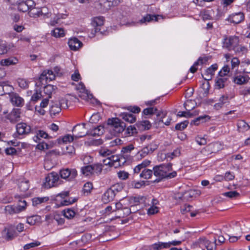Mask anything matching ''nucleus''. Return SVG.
<instances>
[{
    "mask_svg": "<svg viewBox=\"0 0 250 250\" xmlns=\"http://www.w3.org/2000/svg\"><path fill=\"white\" fill-rule=\"evenodd\" d=\"M171 163L163 164L155 166L153 167V174L157 177L155 182H159L162 179H170L174 178L177 175L176 171H173Z\"/></svg>",
    "mask_w": 250,
    "mask_h": 250,
    "instance_id": "f257e3e1",
    "label": "nucleus"
},
{
    "mask_svg": "<svg viewBox=\"0 0 250 250\" xmlns=\"http://www.w3.org/2000/svg\"><path fill=\"white\" fill-rule=\"evenodd\" d=\"M60 178L58 174L55 172L49 173L45 178L44 187L47 188L57 186L60 184Z\"/></svg>",
    "mask_w": 250,
    "mask_h": 250,
    "instance_id": "f03ea898",
    "label": "nucleus"
},
{
    "mask_svg": "<svg viewBox=\"0 0 250 250\" xmlns=\"http://www.w3.org/2000/svg\"><path fill=\"white\" fill-rule=\"evenodd\" d=\"M239 43V38L235 36H230L224 38L223 41V48L228 51L233 50Z\"/></svg>",
    "mask_w": 250,
    "mask_h": 250,
    "instance_id": "7ed1b4c3",
    "label": "nucleus"
},
{
    "mask_svg": "<svg viewBox=\"0 0 250 250\" xmlns=\"http://www.w3.org/2000/svg\"><path fill=\"white\" fill-rule=\"evenodd\" d=\"M59 174L61 178L69 182L73 181L78 174L76 169L68 168L60 169Z\"/></svg>",
    "mask_w": 250,
    "mask_h": 250,
    "instance_id": "20e7f679",
    "label": "nucleus"
},
{
    "mask_svg": "<svg viewBox=\"0 0 250 250\" xmlns=\"http://www.w3.org/2000/svg\"><path fill=\"white\" fill-rule=\"evenodd\" d=\"M55 77L56 75L52 70H44L39 77L36 84L38 86H41L42 84H44L43 83L44 81L46 83L48 80L49 81H52L55 79Z\"/></svg>",
    "mask_w": 250,
    "mask_h": 250,
    "instance_id": "39448f33",
    "label": "nucleus"
},
{
    "mask_svg": "<svg viewBox=\"0 0 250 250\" xmlns=\"http://www.w3.org/2000/svg\"><path fill=\"white\" fill-rule=\"evenodd\" d=\"M104 18L102 16L96 17L92 18L91 24L94 29L92 30L91 32L92 34V37H94L95 34L98 32L101 34H103L101 28L104 25Z\"/></svg>",
    "mask_w": 250,
    "mask_h": 250,
    "instance_id": "423d86ee",
    "label": "nucleus"
},
{
    "mask_svg": "<svg viewBox=\"0 0 250 250\" xmlns=\"http://www.w3.org/2000/svg\"><path fill=\"white\" fill-rule=\"evenodd\" d=\"M1 235L6 241L12 240L17 235L15 228L12 226L5 228L1 232Z\"/></svg>",
    "mask_w": 250,
    "mask_h": 250,
    "instance_id": "0eeeda50",
    "label": "nucleus"
},
{
    "mask_svg": "<svg viewBox=\"0 0 250 250\" xmlns=\"http://www.w3.org/2000/svg\"><path fill=\"white\" fill-rule=\"evenodd\" d=\"M121 2V0H99V4L102 8V10L104 12Z\"/></svg>",
    "mask_w": 250,
    "mask_h": 250,
    "instance_id": "6e6552de",
    "label": "nucleus"
},
{
    "mask_svg": "<svg viewBox=\"0 0 250 250\" xmlns=\"http://www.w3.org/2000/svg\"><path fill=\"white\" fill-rule=\"evenodd\" d=\"M85 123H82V125L81 124H77L73 128V131L75 133V137L76 138H82L86 135L89 134L88 132H85Z\"/></svg>",
    "mask_w": 250,
    "mask_h": 250,
    "instance_id": "1a4fd4ad",
    "label": "nucleus"
},
{
    "mask_svg": "<svg viewBox=\"0 0 250 250\" xmlns=\"http://www.w3.org/2000/svg\"><path fill=\"white\" fill-rule=\"evenodd\" d=\"M35 5L32 0H26L20 2L18 5V9L20 11L25 12L29 10L30 8Z\"/></svg>",
    "mask_w": 250,
    "mask_h": 250,
    "instance_id": "9d476101",
    "label": "nucleus"
},
{
    "mask_svg": "<svg viewBox=\"0 0 250 250\" xmlns=\"http://www.w3.org/2000/svg\"><path fill=\"white\" fill-rule=\"evenodd\" d=\"M16 130L19 135H26L31 131V127L24 123H20L17 125Z\"/></svg>",
    "mask_w": 250,
    "mask_h": 250,
    "instance_id": "9b49d317",
    "label": "nucleus"
},
{
    "mask_svg": "<svg viewBox=\"0 0 250 250\" xmlns=\"http://www.w3.org/2000/svg\"><path fill=\"white\" fill-rule=\"evenodd\" d=\"M244 17L243 13L238 12L230 15L228 18V20L232 23L238 24L244 20Z\"/></svg>",
    "mask_w": 250,
    "mask_h": 250,
    "instance_id": "f8f14e48",
    "label": "nucleus"
},
{
    "mask_svg": "<svg viewBox=\"0 0 250 250\" xmlns=\"http://www.w3.org/2000/svg\"><path fill=\"white\" fill-rule=\"evenodd\" d=\"M10 101L13 104L19 107H21L24 104L23 98L16 93H12L10 95Z\"/></svg>",
    "mask_w": 250,
    "mask_h": 250,
    "instance_id": "ddd939ff",
    "label": "nucleus"
},
{
    "mask_svg": "<svg viewBox=\"0 0 250 250\" xmlns=\"http://www.w3.org/2000/svg\"><path fill=\"white\" fill-rule=\"evenodd\" d=\"M21 109L14 108L8 114V119L11 122H16L20 120L21 117Z\"/></svg>",
    "mask_w": 250,
    "mask_h": 250,
    "instance_id": "4468645a",
    "label": "nucleus"
},
{
    "mask_svg": "<svg viewBox=\"0 0 250 250\" xmlns=\"http://www.w3.org/2000/svg\"><path fill=\"white\" fill-rule=\"evenodd\" d=\"M250 79L249 77L247 75H242L241 74L237 75L233 78V82L239 85L244 84L247 83Z\"/></svg>",
    "mask_w": 250,
    "mask_h": 250,
    "instance_id": "2eb2a0df",
    "label": "nucleus"
},
{
    "mask_svg": "<svg viewBox=\"0 0 250 250\" xmlns=\"http://www.w3.org/2000/svg\"><path fill=\"white\" fill-rule=\"evenodd\" d=\"M70 48L74 51H76L80 48L82 45V42H80L77 38H73L70 39L68 42Z\"/></svg>",
    "mask_w": 250,
    "mask_h": 250,
    "instance_id": "dca6fc26",
    "label": "nucleus"
},
{
    "mask_svg": "<svg viewBox=\"0 0 250 250\" xmlns=\"http://www.w3.org/2000/svg\"><path fill=\"white\" fill-rule=\"evenodd\" d=\"M188 105L187 103L184 104V107L187 110V111H179L177 115L179 117H192L198 114L199 112L197 111H194L193 112H191L190 111V109H188L187 108V106Z\"/></svg>",
    "mask_w": 250,
    "mask_h": 250,
    "instance_id": "f3484780",
    "label": "nucleus"
},
{
    "mask_svg": "<svg viewBox=\"0 0 250 250\" xmlns=\"http://www.w3.org/2000/svg\"><path fill=\"white\" fill-rule=\"evenodd\" d=\"M228 79L227 77H217L216 79L215 86L216 88L221 89L227 84Z\"/></svg>",
    "mask_w": 250,
    "mask_h": 250,
    "instance_id": "a211bd4d",
    "label": "nucleus"
},
{
    "mask_svg": "<svg viewBox=\"0 0 250 250\" xmlns=\"http://www.w3.org/2000/svg\"><path fill=\"white\" fill-rule=\"evenodd\" d=\"M120 116L125 122L132 124L135 122L136 116L132 114L124 112L120 114Z\"/></svg>",
    "mask_w": 250,
    "mask_h": 250,
    "instance_id": "6ab92c4d",
    "label": "nucleus"
},
{
    "mask_svg": "<svg viewBox=\"0 0 250 250\" xmlns=\"http://www.w3.org/2000/svg\"><path fill=\"white\" fill-rule=\"evenodd\" d=\"M61 109L60 104L58 101L52 102L50 107V113L51 115H56L61 112Z\"/></svg>",
    "mask_w": 250,
    "mask_h": 250,
    "instance_id": "aec40b11",
    "label": "nucleus"
},
{
    "mask_svg": "<svg viewBox=\"0 0 250 250\" xmlns=\"http://www.w3.org/2000/svg\"><path fill=\"white\" fill-rule=\"evenodd\" d=\"M210 119V117L208 115H204L203 116H199L195 119L193 120L190 122L191 125H198L200 123H203L208 121Z\"/></svg>",
    "mask_w": 250,
    "mask_h": 250,
    "instance_id": "412c9836",
    "label": "nucleus"
},
{
    "mask_svg": "<svg viewBox=\"0 0 250 250\" xmlns=\"http://www.w3.org/2000/svg\"><path fill=\"white\" fill-rule=\"evenodd\" d=\"M18 59L14 57H11L5 59H3L0 61V64L2 66H9L14 65L18 63Z\"/></svg>",
    "mask_w": 250,
    "mask_h": 250,
    "instance_id": "4be33fe9",
    "label": "nucleus"
},
{
    "mask_svg": "<svg viewBox=\"0 0 250 250\" xmlns=\"http://www.w3.org/2000/svg\"><path fill=\"white\" fill-rule=\"evenodd\" d=\"M135 125L140 130H148L151 126V124L148 121L139 122Z\"/></svg>",
    "mask_w": 250,
    "mask_h": 250,
    "instance_id": "5701e85b",
    "label": "nucleus"
},
{
    "mask_svg": "<svg viewBox=\"0 0 250 250\" xmlns=\"http://www.w3.org/2000/svg\"><path fill=\"white\" fill-rule=\"evenodd\" d=\"M116 195L111 191L110 188H108L104 193L103 199L104 202H108L113 201Z\"/></svg>",
    "mask_w": 250,
    "mask_h": 250,
    "instance_id": "b1692460",
    "label": "nucleus"
},
{
    "mask_svg": "<svg viewBox=\"0 0 250 250\" xmlns=\"http://www.w3.org/2000/svg\"><path fill=\"white\" fill-rule=\"evenodd\" d=\"M56 89V86L51 84H47L44 87L43 92L48 96V98H50L52 93L54 92Z\"/></svg>",
    "mask_w": 250,
    "mask_h": 250,
    "instance_id": "393cba45",
    "label": "nucleus"
},
{
    "mask_svg": "<svg viewBox=\"0 0 250 250\" xmlns=\"http://www.w3.org/2000/svg\"><path fill=\"white\" fill-rule=\"evenodd\" d=\"M134 149V147L131 144L123 147L121 150V154L124 158H127L131 151Z\"/></svg>",
    "mask_w": 250,
    "mask_h": 250,
    "instance_id": "a878e982",
    "label": "nucleus"
},
{
    "mask_svg": "<svg viewBox=\"0 0 250 250\" xmlns=\"http://www.w3.org/2000/svg\"><path fill=\"white\" fill-rule=\"evenodd\" d=\"M153 173V170H150L147 168H144L142 170V172L139 175V177L144 179H150Z\"/></svg>",
    "mask_w": 250,
    "mask_h": 250,
    "instance_id": "bb28decb",
    "label": "nucleus"
},
{
    "mask_svg": "<svg viewBox=\"0 0 250 250\" xmlns=\"http://www.w3.org/2000/svg\"><path fill=\"white\" fill-rule=\"evenodd\" d=\"M91 165V167H92V172L93 174L99 175L101 174L103 168V165L102 164L97 163Z\"/></svg>",
    "mask_w": 250,
    "mask_h": 250,
    "instance_id": "cd10ccee",
    "label": "nucleus"
},
{
    "mask_svg": "<svg viewBox=\"0 0 250 250\" xmlns=\"http://www.w3.org/2000/svg\"><path fill=\"white\" fill-rule=\"evenodd\" d=\"M229 102V97L226 95H222L219 99V102L215 104L214 105V107L218 110L221 108L223 105Z\"/></svg>",
    "mask_w": 250,
    "mask_h": 250,
    "instance_id": "c85d7f7f",
    "label": "nucleus"
},
{
    "mask_svg": "<svg viewBox=\"0 0 250 250\" xmlns=\"http://www.w3.org/2000/svg\"><path fill=\"white\" fill-rule=\"evenodd\" d=\"M237 127L240 132H244L248 130L250 128V126L244 120L238 121Z\"/></svg>",
    "mask_w": 250,
    "mask_h": 250,
    "instance_id": "c756f323",
    "label": "nucleus"
},
{
    "mask_svg": "<svg viewBox=\"0 0 250 250\" xmlns=\"http://www.w3.org/2000/svg\"><path fill=\"white\" fill-rule=\"evenodd\" d=\"M51 35L56 38L63 37L65 35V32L62 28H56L51 31Z\"/></svg>",
    "mask_w": 250,
    "mask_h": 250,
    "instance_id": "7c9ffc66",
    "label": "nucleus"
},
{
    "mask_svg": "<svg viewBox=\"0 0 250 250\" xmlns=\"http://www.w3.org/2000/svg\"><path fill=\"white\" fill-rule=\"evenodd\" d=\"M150 154H151V153L149 152L147 147L145 146L137 153L136 156L137 159H142Z\"/></svg>",
    "mask_w": 250,
    "mask_h": 250,
    "instance_id": "2f4dec72",
    "label": "nucleus"
},
{
    "mask_svg": "<svg viewBox=\"0 0 250 250\" xmlns=\"http://www.w3.org/2000/svg\"><path fill=\"white\" fill-rule=\"evenodd\" d=\"M104 128L102 126H98L91 130L89 133L93 136H100L104 133Z\"/></svg>",
    "mask_w": 250,
    "mask_h": 250,
    "instance_id": "473e14b6",
    "label": "nucleus"
},
{
    "mask_svg": "<svg viewBox=\"0 0 250 250\" xmlns=\"http://www.w3.org/2000/svg\"><path fill=\"white\" fill-rule=\"evenodd\" d=\"M15 198L17 199H19V203L17 206V208H18L19 212H20L25 209L26 207V202L24 200L22 201V200L21 199V197L20 195H16Z\"/></svg>",
    "mask_w": 250,
    "mask_h": 250,
    "instance_id": "72a5a7b5",
    "label": "nucleus"
},
{
    "mask_svg": "<svg viewBox=\"0 0 250 250\" xmlns=\"http://www.w3.org/2000/svg\"><path fill=\"white\" fill-rule=\"evenodd\" d=\"M207 60L200 57L193 64V65L190 68L189 71L192 73H194L197 70V66L203 64Z\"/></svg>",
    "mask_w": 250,
    "mask_h": 250,
    "instance_id": "f704fd0d",
    "label": "nucleus"
},
{
    "mask_svg": "<svg viewBox=\"0 0 250 250\" xmlns=\"http://www.w3.org/2000/svg\"><path fill=\"white\" fill-rule=\"evenodd\" d=\"M124 187L122 183H116L112 185L109 188L112 192L116 195L118 193L121 192L123 189Z\"/></svg>",
    "mask_w": 250,
    "mask_h": 250,
    "instance_id": "c9c22d12",
    "label": "nucleus"
},
{
    "mask_svg": "<svg viewBox=\"0 0 250 250\" xmlns=\"http://www.w3.org/2000/svg\"><path fill=\"white\" fill-rule=\"evenodd\" d=\"M5 211L6 213L12 215L19 213L17 206L12 205H7L5 207Z\"/></svg>",
    "mask_w": 250,
    "mask_h": 250,
    "instance_id": "e433bc0d",
    "label": "nucleus"
},
{
    "mask_svg": "<svg viewBox=\"0 0 250 250\" xmlns=\"http://www.w3.org/2000/svg\"><path fill=\"white\" fill-rule=\"evenodd\" d=\"M40 9L35 7V6L31 7L29 10V15L31 17L36 18L41 16Z\"/></svg>",
    "mask_w": 250,
    "mask_h": 250,
    "instance_id": "4c0bfd02",
    "label": "nucleus"
},
{
    "mask_svg": "<svg viewBox=\"0 0 250 250\" xmlns=\"http://www.w3.org/2000/svg\"><path fill=\"white\" fill-rule=\"evenodd\" d=\"M123 123L118 118H113L108 120V124L112 126L113 129L117 128Z\"/></svg>",
    "mask_w": 250,
    "mask_h": 250,
    "instance_id": "58836bf2",
    "label": "nucleus"
},
{
    "mask_svg": "<svg viewBox=\"0 0 250 250\" xmlns=\"http://www.w3.org/2000/svg\"><path fill=\"white\" fill-rule=\"evenodd\" d=\"M29 188V185L28 180L22 181L19 184V188L21 192H26Z\"/></svg>",
    "mask_w": 250,
    "mask_h": 250,
    "instance_id": "ea45409f",
    "label": "nucleus"
},
{
    "mask_svg": "<svg viewBox=\"0 0 250 250\" xmlns=\"http://www.w3.org/2000/svg\"><path fill=\"white\" fill-rule=\"evenodd\" d=\"M82 173L86 176L93 175L92 172V167L91 165H87L81 167Z\"/></svg>",
    "mask_w": 250,
    "mask_h": 250,
    "instance_id": "a19ab883",
    "label": "nucleus"
},
{
    "mask_svg": "<svg viewBox=\"0 0 250 250\" xmlns=\"http://www.w3.org/2000/svg\"><path fill=\"white\" fill-rule=\"evenodd\" d=\"M181 152L179 148H177L172 152H169L165 155L166 158H169L170 160L173 159L175 157H178L180 155Z\"/></svg>",
    "mask_w": 250,
    "mask_h": 250,
    "instance_id": "79ce46f5",
    "label": "nucleus"
},
{
    "mask_svg": "<svg viewBox=\"0 0 250 250\" xmlns=\"http://www.w3.org/2000/svg\"><path fill=\"white\" fill-rule=\"evenodd\" d=\"M157 17L156 15H147L146 16L144 17L143 18H142L140 21V22L141 23H145L146 22H150L151 21H157Z\"/></svg>",
    "mask_w": 250,
    "mask_h": 250,
    "instance_id": "37998d69",
    "label": "nucleus"
},
{
    "mask_svg": "<svg viewBox=\"0 0 250 250\" xmlns=\"http://www.w3.org/2000/svg\"><path fill=\"white\" fill-rule=\"evenodd\" d=\"M41 138L47 139L49 138V137L46 132L43 130H38L37 132L36 136L34 137V140L37 142V140H40Z\"/></svg>",
    "mask_w": 250,
    "mask_h": 250,
    "instance_id": "c03bdc74",
    "label": "nucleus"
},
{
    "mask_svg": "<svg viewBox=\"0 0 250 250\" xmlns=\"http://www.w3.org/2000/svg\"><path fill=\"white\" fill-rule=\"evenodd\" d=\"M93 189V185L92 183L88 182L83 185V191L84 194L86 193L88 195L90 193L91 190Z\"/></svg>",
    "mask_w": 250,
    "mask_h": 250,
    "instance_id": "a18cd8bd",
    "label": "nucleus"
},
{
    "mask_svg": "<svg viewBox=\"0 0 250 250\" xmlns=\"http://www.w3.org/2000/svg\"><path fill=\"white\" fill-rule=\"evenodd\" d=\"M146 146L147 147L148 150L151 154L158 148V144H157V142L153 141L151 143L148 144Z\"/></svg>",
    "mask_w": 250,
    "mask_h": 250,
    "instance_id": "49530a36",
    "label": "nucleus"
},
{
    "mask_svg": "<svg viewBox=\"0 0 250 250\" xmlns=\"http://www.w3.org/2000/svg\"><path fill=\"white\" fill-rule=\"evenodd\" d=\"M158 109L156 107H148L145 108L143 111V113L145 115H152L156 113Z\"/></svg>",
    "mask_w": 250,
    "mask_h": 250,
    "instance_id": "de8ad7c7",
    "label": "nucleus"
},
{
    "mask_svg": "<svg viewBox=\"0 0 250 250\" xmlns=\"http://www.w3.org/2000/svg\"><path fill=\"white\" fill-rule=\"evenodd\" d=\"M229 72V67L228 65L224 66L222 69L219 72L218 76L222 77H226Z\"/></svg>",
    "mask_w": 250,
    "mask_h": 250,
    "instance_id": "09e8293b",
    "label": "nucleus"
},
{
    "mask_svg": "<svg viewBox=\"0 0 250 250\" xmlns=\"http://www.w3.org/2000/svg\"><path fill=\"white\" fill-rule=\"evenodd\" d=\"M49 200L48 197H37L33 199V205L36 206L38 204L45 202Z\"/></svg>",
    "mask_w": 250,
    "mask_h": 250,
    "instance_id": "8fccbe9b",
    "label": "nucleus"
},
{
    "mask_svg": "<svg viewBox=\"0 0 250 250\" xmlns=\"http://www.w3.org/2000/svg\"><path fill=\"white\" fill-rule=\"evenodd\" d=\"M63 212H64V216L68 218V219H71L73 217H74L75 215V212L70 209V208H68L67 209H64L63 210Z\"/></svg>",
    "mask_w": 250,
    "mask_h": 250,
    "instance_id": "3c124183",
    "label": "nucleus"
},
{
    "mask_svg": "<svg viewBox=\"0 0 250 250\" xmlns=\"http://www.w3.org/2000/svg\"><path fill=\"white\" fill-rule=\"evenodd\" d=\"M223 195L230 199H234L238 197L240 194L236 191H230L224 193Z\"/></svg>",
    "mask_w": 250,
    "mask_h": 250,
    "instance_id": "603ef678",
    "label": "nucleus"
},
{
    "mask_svg": "<svg viewBox=\"0 0 250 250\" xmlns=\"http://www.w3.org/2000/svg\"><path fill=\"white\" fill-rule=\"evenodd\" d=\"M241 66L243 67L242 71L244 73H250V61L243 62Z\"/></svg>",
    "mask_w": 250,
    "mask_h": 250,
    "instance_id": "864d4df0",
    "label": "nucleus"
},
{
    "mask_svg": "<svg viewBox=\"0 0 250 250\" xmlns=\"http://www.w3.org/2000/svg\"><path fill=\"white\" fill-rule=\"evenodd\" d=\"M39 221V216L34 215L27 218L26 222L30 225H35Z\"/></svg>",
    "mask_w": 250,
    "mask_h": 250,
    "instance_id": "5fc2aeb1",
    "label": "nucleus"
},
{
    "mask_svg": "<svg viewBox=\"0 0 250 250\" xmlns=\"http://www.w3.org/2000/svg\"><path fill=\"white\" fill-rule=\"evenodd\" d=\"M188 122V121H185L176 125L175 129L178 130H183L187 127Z\"/></svg>",
    "mask_w": 250,
    "mask_h": 250,
    "instance_id": "6e6d98bb",
    "label": "nucleus"
},
{
    "mask_svg": "<svg viewBox=\"0 0 250 250\" xmlns=\"http://www.w3.org/2000/svg\"><path fill=\"white\" fill-rule=\"evenodd\" d=\"M217 69V64H213L211 65L209 67L206 69L205 72L212 77L214 75V71Z\"/></svg>",
    "mask_w": 250,
    "mask_h": 250,
    "instance_id": "4d7b16f0",
    "label": "nucleus"
},
{
    "mask_svg": "<svg viewBox=\"0 0 250 250\" xmlns=\"http://www.w3.org/2000/svg\"><path fill=\"white\" fill-rule=\"evenodd\" d=\"M233 51L236 53L243 54L247 52V49L244 46L239 45L238 43V44L236 45V47L235 49H234Z\"/></svg>",
    "mask_w": 250,
    "mask_h": 250,
    "instance_id": "13d9d810",
    "label": "nucleus"
},
{
    "mask_svg": "<svg viewBox=\"0 0 250 250\" xmlns=\"http://www.w3.org/2000/svg\"><path fill=\"white\" fill-rule=\"evenodd\" d=\"M137 132L136 128L134 125H129L126 130V133L128 136L133 135Z\"/></svg>",
    "mask_w": 250,
    "mask_h": 250,
    "instance_id": "bf43d9fd",
    "label": "nucleus"
},
{
    "mask_svg": "<svg viewBox=\"0 0 250 250\" xmlns=\"http://www.w3.org/2000/svg\"><path fill=\"white\" fill-rule=\"evenodd\" d=\"M119 179L125 180L128 178L129 173L125 171H120L117 173Z\"/></svg>",
    "mask_w": 250,
    "mask_h": 250,
    "instance_id": "052dcab7",
    "label": "nucleus"
},
{
    "mask_svg": "<svg viewBox=\"0 0 250 250\" xmlns=\"http://www.w3.org/2000/svg\"><path fill=\"white\" fill-rule=\"evenodd\" d=\"M156 115L159 119V122H163V119L166 116L167 112L163 110H158Z\"/></svg>",
    "mask_w": 250,
    "mask_h": 250,
    "instance_id": "680f3d73",
    "label": "nucleus"
},
{
    "mask_svg": "<svg viewBox=\"0 0 250 250\" xmlns=\"http://www.w3.org/2000/svg\"><path fill=\"white\" fill-rule=\"evenodd\" d=\"M41 245V243L39 241H35L29 244H27L23 247L24 250H28L31 248H34Z\"/></svg>",
    "mask_w": 250,
    "mask_h": 250,
    "instance_id": "e2e57ef3",
    "label": "nucleus"
},
{
    "mask_svg": "<svg viewBox=\"0 0 250 250\" xmlns=\"http://www.w3.org/2000/svg\"><path fill=\"white\" fill-rule=\"evenodd\" d=\"M216 239L214 238L213 242L209 241V243L207 244L205 247L207 250H213L216 249Z\"/></svg>",
    "mask_w": 250,
    "mask_h": 250,
    "instance_id": "0e129e2a",
    "label": "nucleus"
},
{
    "mask_svg": "<svg viewBox=\"0 0 250 250\" xmlns=\"http://www.w3.org/2000/svg\"><path fill=\"white\" fill-rule=\"evenodd\" d=\"M111 153L112 151L107 148H101L99 150L100 154L104 157L108 156L111 154Z\"/></svg>",
    "mask_w": 250,
    "mask_h": 250,
    "instance_id": "69168bd1",
    "label": "nucleus"
},
{
    "mask_svg": "<svg viewBox=\"0 0 250 250\" xmlns=\"http://www.w3.org/2000/svg\"><path fill=\"white\" fill-rule=\"evenodd\" d=\"M40 11L41 16H43L44 18L45 17L46 18H48L51 15V13L48 12L47 8L45 7H42L41 9H40Z\"/></svg>",
    "mask_w": 250,
    "mask_h": 250,
    "instance_id": "338daca9",
    "label": "nucleus"
},
{
    "mask_svg": "<svg viewBox=\"0 0 250 250\" xmlns=\"http://www.w3.org/2000/svg\"><path fill=\"white\" fill-rule=\"evenodd\" d=\"M197 243L200 247L202 246L205 247L207 244L209 243V240H207L205 237H202L198 239Z\"/></svg>",
    "mask_w": 250,
    "mask_h": 250,
    "instance_id": "774afa93",
    "label": "nucleus"
}]
</instances>
